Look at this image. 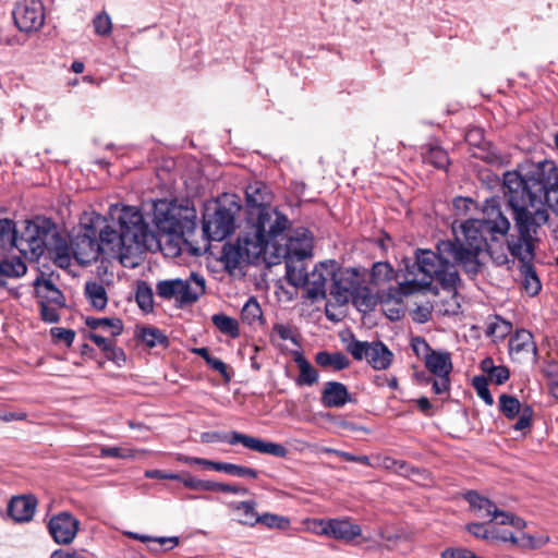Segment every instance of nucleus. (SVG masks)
Masks as SVG:
<instances>
[{"label":"nucleus","mask_w":558,"mask_h":558,"mask_svg":"<svg viewBox=\"0 0 558 558\" xmlns=\"http://www.w3.org/2000/svg\"><path fill=\"white\" fill-rule=\"evenodd\" d=\"M461 239L457 242L441 241L437 245V253L429 250H420L416 260L410 265L404 260L405 292L425 289L436 280L444 289L452 290L460 281L457 266L470 276H475L481 268L480 253L495 235H506L510 229L509 220L498 208H493L487 218L469 219L460 226Z\"/></svg>","instance_id":"1"},{"label":"nucleus","mask_w":558,"mask_h":558,"mask_svg":"<svg viewBox=\"0 0 558 558\" xmlns=\"http://www.w3.org/2000/svg\"><path fill=\"white\" fill-rule=\"evenodd\" d=\"M109 214L112 219L118 220L119 231L110 226L104 227L99 231L98 243L102 246V252L118 257L126 266L131 257L145 251L153 235L143 215L135 207L119 208L118 205H112Z\"/></svg>","instance_id":"2"},{"label":"nucleus","mask_w":558,"mask_h":558,"mask_svg":"<svg viewBox=\"0 0 558 558\" xmlns=\"http://www.w3.org/2000/svg\"><path fill=\"white\" fill-rule=\"evenodd\" d=\"M288 227V218L277 209L262 210L256 221L238 239L236 244L223 247L222 260L226 267L232 270L242 263H254Z\"/></svg>","instance_id":"3"},{"label":"nucleus","mask_w":558,"mask_h":558,"mask_svg":"<svg viewBox=\"0 0 558 558\" xmlns=\"http://www.w3.org/2000/svg\"><path fill=\"white\" fill-rule=\"evenodd\" d=\"M505 194L513 211V219L520 234L533 235L548 220L545 204L534 202L522 192V181L518 171H508L504 175Z\"/></svg>","instance_id":"4"},{"label":"nucleus","mask_w":558,"mask_h":558,"mask_svg":"<svg viewBox=\"0 0 558 558\" xmlns=\"http://www.w3.org/2000/svg\"><path fill=\"white\" fill-rule=\"evenodd\" d=\"M522 181V192L530 195L534 202L558 205V169L550 161L533 167L525 175L519 172Z\"/></svg>","instance_id":"5"},{"label":"nucleus","mask_w":558,"mask_h":558,"mask_svg":"<svg viewBox=\"0 0 558 558\" xmlns=\"http://www.w3.org/2000/svg\"><path fill=\"white\" fill-rule=\"evenodd\" d=\"M240 204L234 196H226L215 204L214 210L206 209L203 218V231L211 241H222L234 230L235 216Z\"/></svg>","instance_id":"6"},{"label":"nucleus","mask_w":558,"mask_h":558,"mask_svg":"<svg viewBox=\"0 0 558 558\" xmlns=\"http://www.w3.org/2000/svg\"><path fill=\"white\" fill-rule=\"evenodd\" d=\"M330 288V300L326 303L325 314L329 320H340L342 313L337 314L333 308L347 305L353 293L361 284L360 274L355 268H341L336 262Z\"/></svg>","instance_id":"7"},{"label":"nucleus","mask_w":558,"mask_h":558,"mask_svg":"<svg viewBox=\"0 0 558 558\" xmlns=\"http://www.w3.org/2000/svg\"><path fill=\"white\" fill-rule=\"evenodd\" d=\"M204 277L192 272L189 278L161 280L156 284V293L165 300H174L179 307L194 304L205 293Z\"/></svg>","instance_id":"8"},{"label":"nucleus","mask_w":558,"mask_h":558,"mask_svg":"<svg viewBox=\"0 0 558 558\" xmlns=\"http://www.w3.org/2000/svg\"><path fill=\"white\" fill-rule=\"evenodd\" d=\"M54 236V230L48 223L39 225L34 221H26L23 231L17 233L14 247L29 259L39 258L50 245V239Z\"/></svg>","instance_id":"9"},{"label":"nucleus","mask_w":558,"mask_h":558,"mask_svg":"<svg viewBox=\"0 0 558 558\" xmlns=\"http://www.w3.org/2000/svg\"><path fill=\"white\" fill-rule=\"evenodd\" d=\"M201 439L203 442L207 444L219 441H228L231 445L241 444L250 450L278 458H284L288 454V449L281 444L266 441L239 432H231L229 435L218 432H207L201 435Z\"/></svg>","instance_id":"10"},{"label":"nucleus","mask_w":558,"mask_h":558,"mask_svg":"<svg viewBox=\"0 0 558 558\" xmlns=\"http://www.w3.org/2000/svg\"><path fill=\"white\" fill-rule=\"evenodd\" d=\"M345 349L356 361L366 360L376 371L387 369L392 363V352L379 341L367 342L352 339Z\"/></svg>","instance_id":"11"},{"label":"nucleus","mask_w":558,"mask_h":558,"mask_svg":"<svg viewBox=\"0 0 558 558\" xmlns=\"http://www.w3.org/2000/svg\"><path fill=\"white\" fill-rule=\"evenodd\" d=\"M45 7L40 0H22L13 10L16 27L23 33L38 32L45 24Z\"/></svg>","instance_id":"12"},{"label":"nucleus","mask_w":558,"mask_h":558,"mask_svg":"<svg viewBox=\"0 0 558 558\" xmlns=\"http://www.w3.org/2000/svg\"><path fill=\"white\" fill-rule=\"evenodd\" d=\"M425 367L434 375L433 391L436 395L447 392L450 387L449 375L452 371L451 356L448 352L430 351L424 356Z\"/></svg>","instance_id":"13"},{"label":"nucleus","mask_w":558,"mask_h":558,"mask_svg":"<svg viewBox=\"0 0 558 558\" xmlns=\"http://www.w3.org/2000/svg\"><path fill=\"white\" fill-rule=\"evenodd\" d=\"M96 234L97 231L92 226L85 225L71 240L72 255L78 264H90L97 260L99 253L102 252Z\"/></svg>","instance_id":"14"},{"label":"nucleus","mask_w":558,"mask_h":558,"mask_svg":"<svg viewBox=\"0 0 558 558\" xmlns=\"http://www.w3.org/2000/svg\"><path fill=\"white\" fill-rule=\"evenodd\" d=\"M283 230L277 238L276 242H271L270 247L274 248V254L277 256H290L295 258H310L313 252V236L306 229L295 230L294 233L287 240L284 246L279 244L283 240Z\"/></svg>","instance_id":"15"},{"label":"nucleus","mask_w":558,"mask_h":558,"mask_svg":"<svg viewBox=\"0 0 558 558\" xmlns=\"http://www.w3.org/2000/svg\"><path fill=\"white\" fill-rule=\"evenodd\" d=\"M336 270V260L327 259L318 263L314 269L307 274L302 287L306 289V298L315 302L326 299V282L332 279Z\"/></svg>","instance_id":"16"},{"label":"nucleus","mask_w":558,"mask_h":558,"mask_svg":"<svg viewBox=\"0 0 558 558\" xmlns=\"http://www.w3.org/2000/svg\"><path fill=\"white\" fill-rule=\"evenodd\" d=\"M464 499L478 517L490 518V520H495L497 524L509 525V521L513 518V513L500 510L492 500L481 496L477 490H468L464 494Z\"/></svg>","instance_id":"17"},{"label":"nucleus","mask_w":558,"mask_h":558,"mask_svg":"<svg viewBox=\"0 0 558 558\" xmlns=\"http://www.w3.org/2000/svg\"><path fill=\"white\" fill-rule=\"evenodd\" d=\"M316 524L319 526V530H316L317 534L339 541L351 542L361 535L360 525L353 524L347 519L319 520Z\"/></svg>","instance_id":"18"},{"label":"nucleus","mask_w":558,"mask_h":558,"mask_svg":"<svg viewBox=\"0 0 558 558\" xmlns=\"http://www.w3.org/2000/svg\"><path fill=\"white\" fill-rule=\"evenodd\" d=\"M80 522L69 512L53 515L48 524L49 533L58 544H70L77 531Z\"/></svg>","instance_id":"19"},{"label":"nucleus","mask_w":558,"mask_h":558,"mask_svg":"<svg viewBox=\"0 0 558 558\" xmlns=\"http://www.w3.org/2000/svg\"><path fill=\"white\" fill-rule=\"evenodd\" d=\"M37 499L32 494L13 496L8 504V514L14 522H28L33 519Z\"/></svg>","instance_id":"20"},{"label":"nucleus","mask_w":558,"mask_h":558,"mask_svg":"<svg viewBox=\"0 0 558 558\" xmlns=\"http://www.w3.org/2000/svg\"><path fill=\"white\" fill-rule=\"evenodd\" d=\"M489 542L492 543H507L510 542L512 545L519 546L521 548H530L535 549L539 548L543 545L549 542V537H543L538 544L534 543V536L529 534H522L521 537H517L513 533L502 530L497 525L492 523Z\"/></svg>","instance_id":"21"},{"label":"nucleus","mask_w":558,"mask_h":558,"mask_svg":"<svg viewBox=\"0 0 558 558\" xmlns=\"http://www.w3.org/2000/svg\"><path fill=\"white\" fill-rule=\"evenodd\" d=\"M509 351L512 359L517 361L536 355L537 349L533 335L524 329L517 331L509 340Z\"/></svg>","instance_id":"22"},{"label":"nucleus","mask_w":558,"mask_h":558,"mask_svg":"<svg viewBox=\"0 0 558 558\" xmlns=\"http://www.w3.org/2000/svg\"><path fill=\"white\" fill-rule=\"evenodd\" d=\"M34 284L39 303H49L58 307L65 305L62 292L53 284L51 279L38 277Z\"/></svg>","instance_id":"23"},{"label":"nucleus","mask_w":558,"mask_h":558,"mask_svg":"<svg viewBox=\"0 0 558 558\" xmlns=\"http://www.w3.org/2000/svg\"><path fill=\"white\" fill-rule=\"evenodd\" d=\"M350 400L347 387L338 381H328L323 390L322 401L328 408H341Z\"/></svg>","instance_id":"24"},{"label":"nucleus","mask_w":558,"mask_h":558,"mask_svg":"<svg viewBox=\"0 0 558 558\" xmlns=\"http://www.w3.org/2000/svg\"><path fill=\"white\" fill-rule=\"evenodd\" d=\"M145 476L149 478H160V480H175L182 483L184 486L189 488H231L228 485L216 484V483H206L201 484L198 481L194 480L191 476H183L177 473H170L159 470L146 471Z\"/></svg>","instance_id":"25"},{"label":"nucleus","mask_w":558,"mask_h":558,"mask_svg":"<svg viewBox=\"0 0 558 558\" xmlns=\"http://www.w3.org/2000/svg\"><path fill=\"white\" fill-rule=\"evenodd\" d=\"M508 251L517 257L522 265L530 264L534 257L533 236L520 234L515 240L508 241Z\"/></svg>","instance_id":"26"},{"label":"nucleus","mask_w":558,"mask_h":558,"mask_svg":"<svg viewBox=\"0 0 558 558\" xmlns=\"http://www.w3.org/2000/svg\"><path fill=\"white\" fill-rule=\"evenodd\" d=\"M84 295L90 307L96 311H104L108 304V293L100 281H87L84 287Z\"/></svg>","instance_id":"27"},{"label":"nucleus","mask_w":558,"mask_h":558,"mask_svg":"<svg viewBox=\"0 0 558 558\" xmlns=\"http://www.w3.org/2000/svg\"><path fill=\"white\" fill-rule=\"evenodd\" d=\"M46 250L53 256L54 262L61 268H68L71 265V245L69 246L65 240L61 239L54 231V236L50 239V245Z\"/></svg>","instance_id":"28"},{"label":"nucleus","mask_w":558,"mask_h":558,"mask_svg":"<svg viewBox=\"0 0 558 558\" xmlns=\"http://www.w3.org/2000/svg\"><path fill=\"white\" fill-rule=\"evenodd\" d=\"M245 194L247 204L252 207L260 208L259 213L265 209H271L270 207H265L270 202V195L265 184L260 182L250 184L246 187Z\"/></svg>","instance_id":"29"},{"label":"nucleus","mask_w":558,"mask_h":558,"mask_svg":"<svg viewBox=\"0 0 558 558\" xmlns=\"http://www.w3.org/2000/svg\"><path fill=\"white\" fill-rule=\"evenodd\" d=\"M286 259L287 279L294 287H302L307 277L304 267V258L283 256Z\"/></svg>","instance_id":"30"},{"label":"nucleus","mask_w":558,"mask_h":558,"mask_svg":"<svg viewBox=\"0 0 558 558\" xmlns=\"http://www.w3.org/2000/svg\"><path fill=\"white\" fill-rule=\"evenodd\" d=\"M315 362L319 366L324 368H331L332 371H341L350 365L349 359L341 352H318L315 356Z\"/></svg>","instance_id":"31"},{"label":"nucleus","mask_w":558,"mask_h":558,"mask_svg":"<svg viewBox=\"0 0 558 558\" xmlns=\"http://www.w3.org/2000/svg\"><path fill=\"white\" fill-rule=\"evenodd\" d=\"M86 325L92 329H101L105 332H108L111 337H117L123 331V323L120 318L117 317H88L86 318Z\"/></svg>","instance_id":"32"},{"label":"nucleus","mask_w":558,"mask_h":558,"mask_svg":"<svg viewBox=\"0 0 558 558\" xmlns=\"http://www.w3.org/2000/svg\"><path fill=\"white\" fill-rule=\"evenodd\" d=\"M294 362L298 364L300 375L298 378L299 385L311 386L318 380V374L311 363L300 352L294 353Z\"/></svg>","instance_id":"33"},{"label":"nucleus","mask_w":558,"mask_h":558,"mask_svg":"<svg viewBox=\"0 0 558 558\" xmlns=\"http://www.w3.org/2000/svg\"><path fill=\"white\" fill-rule=\"evenodd\" d=\"M233 509L236 511L239 522L244 525L254 526L258 523V514L255 510L256 504L254 501H240L232 504Z\"/></svg>","instance_id":"34"},{"label":"nucleus","mask_w":558,"mask_h":558,"mask_svg":"<svg viewBox=\"0 0 558 558\" xmlns=\"http://www.w3.org/2000/svg\"><path fill=\"white\" fill-rule=\"evenodd\" d=\"M353 294L351 301L360 312L366 313L373 310L377 303L371 290L362 284L359 286L356 293Z\"/></svg>","instance_id":"35"},{"label":"nucleus","mask_w":558,"mask_h":558,"mask_svg":"<svg viewBox=\"0 0 558 558\" xmlns=\"http://www.w3.org/2000/svg\"><path fill=\"white\" fill-rule=\"evenodd\" d=\"M144 454V450H136L129 447H106L100 448L101 458L135 459Z\"/></svg>","instance_id":"36"},{"label":"nucleus","mask_w":558,"mask_h":558,"mask_svg":"<svg viewBox=\"0 0 558 558\" xmlns=\"http://www.w3.org/2000/svg\"><path fill=\"white\" fill-rule=\"evenodd\" d=\"M521 275L523 276V288L530 295H535L541 290V282L532 264L521 265Z\"/></svg>","instance_id":"37"},{"label":"nucleus","mask_w":558,"mask_h":558,"mask_svg":"<svg viewBox=\"0 0 558 558\" xmlns=\"http://www.w3.org/2000/svg\"><path fill=\"white\" fill-rule=\"evenodd\" d=\"M27 267L20 258L4 259L0 263V271L4 277L19 278L26 274Z\"/></svg>","instance_id":"38"},{"label":"nucleus","mask_w":558,"mask_h":558,"mask_svg":"<svg viewBox=\"0 0 558 558\" xmlns=\"http://www.w3.org/2000/svg\"><path fill=\"white\" fill-rule=\"evenodd\" d=\"M484 248H486L496 265L501 266L508 263V247L506 248L502 243H499L496 235L490 239V242H488Z\"/></svg>","instance_id":"39"},{"label":"nucleus","mask_w":558,"mask_h":558,"mask_svg":"<svg viewBox=\"0 0 558 558\" xmlns=\"http://www.w3.org/2000/svg\"><path fill=\"white\" fill-rule=\"evenodd\" d=\"M213 324L226 335L231 337H236L239 335V325L238 322L223 314H216L211 317Z\"/></svg>","instance_id":"40"},{"label":"nucleus","mask_w":558,"mask_h":558,"mask_svg":"<svg viewBox=\"0 0 558 558\" xmlns=\"http://www.w3.org/2000/svg\"><path fill=\"white\" fill-rule=\"evenodd\" d=\"M499 410L508 418H514L519 413L522 412L523 409L520 401L515 397L501 395L499 397Z\"/></svg>","instance_id":"41"},{"label":"nucleus","mask_w":558,"mask_h":558,"mask_svg":"<svg viewBox=\"0 0 558 558\" xmlns=\"http://www.w3.org/2000/svg\"><path fill=\"white\" fill-rule=\"evenodd\" d=\"M256 520L269 529L287 530L290 526V519L288 517L270 512L262 513Z\"/></svg>","instance_id":"42"},{"label":"nucleus","mask_w":558,"mask_h":558,"mask_svg":"<svg viewBox=\"0 0 558 558\" xmlns=\"http://www.w3.org/2000/svg\"><path fill=\"white\" fill-rule=\"evenodd\" d=\"M424 160L439 169H445L449 165L447 153L438 146H430L424 155Z\"/></svg>","instance_id":"43"},{"label":"nucleus","mask_w":558,"mask_h":558,"mask_svg":"<svg viewBox=\"0 0 558 558\" xmlns=\"http://www.w3.org/2000/svg\"><path fill=\"white\" fill-rule=\"evenodd\" d=\"M138 337L141 340L153 348L157 344H163L167 341L165 335L157 328L154 327H143L138 332Z\"/></svg>","instance_id":"44"},{"label":"nucleus","mask_w":558,"mask_h":558,"mask_svg":"<svg viewBox=\"0 0 558 558\" xmlns=\"http://www.w3.org/2000/svg\"><path fill=\"white\" fill-rule=\"evenodd\" d=\"M262 308L258 302L251 298L243 306L241 312V318L243 322L252 325L262 318Z\"/></svg>","instance_id":"45"},{"label":"nucleus","mask_w":558,"mask_h":558,"mask_svg":"<svg viewBox=\"0 0 558 558\" xmlns=\"http://www.w3.org/2000/svg\"><path fill=\"white\" fill-rule=\"evenodd\" d=\"M135 298H136V302H137L138 306L143 311L149 312L153 310V307H154L153 290L150 289V287L147 283L141 282L137 286Z\"/></svg>","instance_id":"46"},{"label":"nucleus","mask_w":558,"mask_h":558,"mask_svg":"<svg viewBox=\"0 0 558 558\" xmlns=\"http://www.w3.org/2000/svg\"><path fill=\"white\" fill-rule=\"evenodd\" d=\"M94 31L98 36L107 37L112 32V21L105 11L98 13L93 19Z\"/></svg>","instance_id":"47"},{"label":"nucleus","mask_w":558,"mask_h":558,"mask_svg":"<svg viewBox=\"0 0 558 558\" xmlns=\"http://www.w3.org/2000/svg\"><path fill=\"white\" fill-rule=\"evenodd\" d=\"M17 233L14 229V225L9 219H1L0 220V244L5 246L9 244L10 246L14 247L15 239L17 236Z\"/></svg>","instance_id":"48"},{"label":"nucleus","mask_w":558,"mask_h":558,"mask_svg":"<svg viewBox=\"0 0 558 558\" xmlns=\"http://www.w3.org/2000/svg\"><path fill=\"white\" fill-rule=\"evenodd\" d=\"M172 217L169 214L168 203L159 201L155 204V220L157 225L162 229H171L173 223L170 222Z\"/></svg>","instance_id":"49"},{"label":"nucleus","mask_w":558,"mask_h":558,"mask_svg":"<svg viewBox=\"0 0 558 558\" xmlns=\"http://www.w3.org/2000/svg\"><path fill=\"white\" fill-rule=\"evenodd\" d=\"M379 536L383 541L387 542V548L391 549L393 548L398 543L400 542H409L411 536L408 532L400 530V531H389V530H383L379 532Z\"/></svg>","instance_id":"50"},{"label":"nucleus","mask_w":558,"mask_h":558,"mask_svg":"<svg viewBox=\"0 0 558 558\" xmlns=\"http://www.w3.org/2000/svg\"><path fill=\"white\" fill-rule=\"evenodd\" d=\"M372 277L376 283L389 281L393 278V269L388 263H375L372 269Z\"/></svg>","instance_id":"51"},{"label":"nucleus","mask_w":558,"mask_h":558,"mask_svg":"<svg viewBox=\"0 0 558 558\" xmlns=\"http://www.w3.org/2000/svg\"><path fill=\"white\" fill-rule=\"evenodd\" d=\"M492 520L487 523L472 522L466 525V531L474 537L489 542Z\"/></svg>","instance_id":"52"},{"label":"nucleus","mask_w":558,"mask_h":558,"mask_svg":"<svg viewBox=\"0 0 558 558\" xmlns=\"http://www.w3.org/2000/svg\"><path fill=\"white\" fill-rule=\"evenodd\" d=\"M511 324L501 318H496L488 327V332L496 339H504L511 331Z\"/></svg>","instance_id":"53"},{"label":"nucleus","mask_w":558,"mask_h":558,"mask_svg":"<svg viewBox=\"0 0 558 558\" xmlns=\"http://www.w3.org/2000/svg\"><path fill=\"white\" fill-rule=\"evenodd\" d=\"M473 386L478 395V397L488 405H492L494 403V399L492 395L489 393L488 387H487V380L485 377H475L473 379Z\"/></svg>","instance_id":"54"},{"label":"nucleus","mask_w":558,"mask_h":558,"mask_svg":"<svg viewBox=\"0 0 558 558\" xmlns=\"http://www.w3.org/2000/svg\"><path fill=\"white\" fill-rule=\"evenodd\" d=\"M477 556L464 547H448L440 553V558H476Z\"/></svg>","instance_id":"55"},{"label":"nucleus","mask_w":558,"mask_h":558,"mask_svg":"<svg viewBox=\"0 0 558 558\" xmlns=\"http://www.w3.org/2000/svg\"><path fill=\"white\" fill-rule=\"evenodd\" d=\"M58 306L49 303H40V316L46 323H57L60 319Z\"/></svg>","instance_id":"56"},{"label":"nucleus","mask_w":558,"mask_h":558,"mask_svg":"<svg viewBox=\"0 0 558 558\" xmlns=\"http://www.w3.org/2000/svg\"><path fill=\"white\" fill-rule=\"evenodd\" d=\"M51 335L54 339L64 342L66 345H71L75 337V332L73 330L60 327L52 328Z\"/></svg>","instance_id":"57"},{"label":"nucleus","mask_w":558,"mask_h":558,"mask_svg":"<svg viewBox=\"0 0 558 558\" xmlns=\"http://www.w3.org/2000/svg\"><path fill=\"white\" fill-rule=\"evenodd\" d=\"M89 339L105 353H109V350L112 349V345L114 344L112 339L106 338L96 332H92L89 335Z\"/></svg>","instance_id":"58"},{"label":"nucleus","mask_w":558,"mask_h":558,"mask_svg":"<svg viewBox=\"0 0 558 558\" xmlns=\"http://www.w3.org/2000/svg\"><path fill=\"white\" fill-rule=\"evenodd\" d=\"M519 420L514 424L515 430H524L525 428L530 427L531 425V418H532V410L530 407H524L522 412L518 414Z\"/></svg>","instance_id":"59"},{"label":"nucleus","mask_w":558,"mask_h":558,"mask_svg":"<svg viewBox=\"0 0 558 558\" xmlns=\"http://www.w3.org/2000/svg\"><path fill=\"white\" fill-rule=\"evenodd\" d=\"M228 474L238 476V477H255L256 471L251 468L240 466L236 464H229Z\"/></svg>","instance_id":"60"},{"label":"nucleus","mask_w":558,"mask_h":558,"mask_svg":"<svg viewBox=\"0 0 558 558\" xmlns=\"http://www.w3.org/2000/svg\"><path fill=\"white\" fill-rule=\"evenodd\" d=\"M490 380L497 385L504 384L509 378V371L505 366H497L489 375Z\"/></svg>","instance_id":"61"},{"label":"nucleus","mask_w":558,"mask_h":558,"mask_svg":"<svg viewBox=\"0 0 558 558\" xmlns=\"http://www.w3.org/2000/svg\"><path fill=\"white\" fill-rule=\"evenodd\" d=\"M275 332L280 337L282 340H291L295 343V337L292 328L288 325L283 324H277L274 327Z\"/></svg>","instance_id":"62"},{"label":"nucleus","mask_w":558,"mask_h":558,"mask_svg":"<svg viewBox=\"0 0 558 558\" xmlns=\"http://www.w3.org/2000/svg\"><path fill=\"white\" fill-rule=\"evenodd\" d=\"M544 374L551 383L558 381V361H548L544 367Z\"/></svg>","instance_id":"63"},{"label":"nucleus","mask_w":558,"mask_h":558,"mask_svg":"<svg viewBox=\"0 0 558 558\" xmlns=\"http://www.w3.org/2000/svg\"><path fill=\"white\" fill-rule=\"evenodd\" d=\"M50 558H86L77 551H69L63 549L54 550Z\"/></svg>","instance_id":"64"}]
</instances>
